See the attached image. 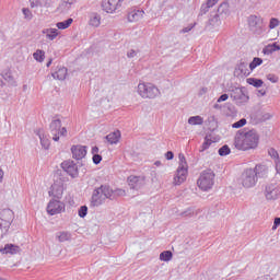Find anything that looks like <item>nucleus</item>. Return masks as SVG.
Here are the masks:
<instances>
[{
	"label": "nucleus",
	"mask_w": 280,
	"mask_h": 280,
	"mask_svg": "<svg viewBox=\"0 0 280 280\" xmlns=\"http://www.w3.org/2000/svg\"><path fill=\"white\" fill-rule=\"evenodd\" d=\"M165 159H166V161H172L174 159V152L167 151L165 153Z\"/></svg>",
	"instance_id": "obj_55"
},
{
	"label": "nucleus",
	"mask_w": 280,
	"mask_h": 280,
	"mask_svg": "<svg viewBox=\"0 0 280 280\" xmlns=\"http://www.w3.org/2000/svg\"><path fill=\"white\" fill-rule=\"evenodd\" d=\"M88 214H89V207H86V206H81V207L79 208V211H78L79 218H86Z\"/></svg>",
	"instance_id": "obj_41"
},
{
	"label": "nucleus",
	"mask_w": 280,
	"mask_h": 280,
	"mask_svg": "<svg viewBox=\"0 0 280 280\" xmlns=\"http://www.w3.org/2000/svg\"><path fill=\"white\" fill-rule=\"evenodd\" d=\"M124 5V0H103L102 10L107 14H115V12L121 10Z\"/></svg>",
	"instance_id": "obj_9"
},
{
	"label": "nucleus",
	"mask_w": 280,
	"mask_h": 280,
	"mask_svg": "<svg viewBox=\"0 0 280 280\" xmlns=\"http://www.w3.org/2000/svg\"><path fill=\"white\" fill-rule=\"evenodd\" d=\"M57 240L59 242H69L71 240V233L69 232H59L56 234Z\"/></svg>",
	"instance_id": "obj_36"
},
{
	"label": "nucleus",
	"mask_w": 280,
	"mask_h": 280,
	"mask_svg": "<svg viewBox=\"0 0 280 280\" xmlns=\"http://www.w3.org/2000/svg\"><path fill=\"white\" fill-rule=\"evenodd\" d=\"M1 180H3V171L2 170H0V183H1Z\"/></svg>",
	"instance_id": "obj_62"
},
{
	"label": "nucleus",
	"mask_w": 280,
	"mask_h": 280,
	"mask_svg": "<svg viewBox=\"0 0 280 280\" xmlns=\"http://www.w3.org/2000/svg\"><path fill=\"white\" fill-rule=\"evenodd\" d=\"M222 20H224V18L215 13V11L211 12L206 24L207 30H218V27L222 25Z\"/></svg>",
	"instance_id": "obj_13"
},
{
	"label": "nucleus",
	"mask_w": 280,
	"mask_h": 280,
	"mask_svg": "<svg viewBox=\"0 0 280 280\" xmlns=\"http://www.w3.org/2000/svg\"><path fill=\"white\" fill-rule=\"evenodd\" d=\"M253 172H255L257 179L264 178V176H266V174H268V168L266 167V165L258 164L255 166V168H253Z\"/></svg>",
	"instance_id": "obj_29"
},
{
	"label": "nucleus",
	"mask_w": 280,
	"mask_h": 280,
	"mask_svg": "<svg viewBox=\"0 0 280 280\" xmlns=\"http://www.w3.org/2000/svg\"><path fill=\"white\" fill-rule=\"evenodd\" d=\"M226 100H229V94L224 93L217 100V102L218 104H222V102H226Z\"/></svg>",
	"instance_id": "obj_52"
},
{
	"label": "nucleus",
	"mask_w": 280,
	"mask_h": 280,
	"mask_svg": "<svg viewBox=\"0 0 280 280\" xmlns=\"http://www.w3.org/2000/svg\"><path fill=\"white\" fill-rule=\"evenodd\" d=\"M97 152H100V148L93 147V148H92V154H93V156H94V154H97Z\"/></svg>",
	"instance_id": "obj_59"
},
{
	"label": "nucleus",
	"mask_w": 280,
	"mask_h": 280,
	"mask_svg": "<svg viewBox=\"0 0 280 280\" xmlns=\"http://www.w3.org/2000/svg\"><path fill=\"white\" fill-rule=\"evenodd\" d=\"M191 215H194V208H188L180 213L182 218H191Z\"/></svg>",
	"instance_id": "obj_45"
},
{
	"label": "nucleus",
	"mask_w": 280,
	"mask_h": 280,
	"mask_svg": "<svg viewBox=\"0 0 280 280\" xmlns=\"http://www.w3.org/2000/svg\"><path fill=\"white\" fill-rule=\"evenodd\" d=\"M0 40H5V35L0 31Z\"/></svg>",
	"instance_id": "obj_61"
},
{
	"label": "nucleus",
	"mask_w": 280,
	"mask_h": 280,
	"mask_svg": "<svg viewBox=\"0 0 280 280\" xmlns=\"http://www.w3.org/2000/svg\"><path fill=\"white\" fill-rule=\"evenodd\" d=\"M68 70L66 67H57L56 71L52 72L54 80H67Z\"/></svg>",
	"instance_id": "obj_25"
},
{
	"label": "nucleus",
	"mask_w": 280,
	"mask_h": 280,
	"mask_svg": "<svg viewBox=\"0 0 280 280\" xmlns=\"http://www.w3.org/2000/svg\"><path fill=\"white\" fill-rule=\"evenodd\" d=\"M89 25L91 27H100L102 25V15L97 12H92L89 14Z\"/></svg>",
	"instance_id": "obj_21"
},
{
	"label": "nucleus",
	"mask_w": 280,
	"mask_h": 280,
	"mask_svg": "<svg viewBox=\"0 0 280 280\" xmlns=\"http://www.w3.org/2000/svg\"><path fill=\"white\" fill-rule=\"evenodd\" d=\"M267 80H269V82H272V84H277V82H279V78L275 74H268Z\"/></svg>",
	"instance_id": "obj_50"
},
{
	"label": "nucleus",
	"mask_w": 280,
	"mask_h": 280,
	"mask_svg": "<svg viewBox=\"0 0 280 280\" xmlns=\"http://www.w3.org/2000/svg\"><path fill=\"white\" fill-rule=\"evenodd\" d=\"M179 165L176 171V175L174 177L175 185H183L185 180H187V174L189 173V166L187 165V160L185 159V154L179 153Z\"/></svg>",
	"instance_id": "obj_4"
},
{
	"label": "nucleus",
	"mask_w": 280,
	"mask_h": 280,
	"mask_svg": "<svg viewBox=\"0 0 280 280\" xmlns=\"http://www.w3.org/2000/svg\"><path fill=\"white\" fill-rule=\"evenodd\" d=\"M213 108H214L215 110H224V105H221V104L215 103V104L213 105Z\"/></svg>",
	"instance_id": "obj_58"
},
{
	"label": "nucleus",
	"mask_w": 280,
	"mask_h": 280,
	"mask_svg": "<svg viewBox=\"0 0 280 280\" xmlns=\"http://www.w3.org/2000/svg\"><path fill=\"white\" fill-rule=\"evenodd\" d=\"M172 257H174L172 250H164L160 254L161 261H172Z\"/></svg>",
	"instance_id": "obj_38"
},
{
	"label": "nucleus",
	"mask_w": 280,
	"mask_h": 280,
	"mask_svg": "<svg viewBox=\"0 0 280 280\" xmlns=\"http://www.w3.org/2000/svg\"><path fill=\"white\" fill-rule=\"evenodd\" d=\"M42 33L46 35V38L48 40H56V38L58 37L57 28H44Z\"/></svg>",
	"instance_id": "obj_30"
},
{
	"label": "nucleus",
	"mask_w": 280,
	"mask_h": 280,
	"mask_svg": "<svg viewBox=\"0 0 280 280\" xmlns=\"http://www.w3.org/2000/svg\"><path fill=\"white\" fill-rule=\"evenodd\" d=\"M262 54H264L265 56H271V54H275V52H273L271 46L268 45V46H266V47L262 49Z\"/></svg>",
	"instance_id": "obj_49"
},
{
	"label": "nucleus",
	"mask_w": 280,
	"mask_h": 280,
	"mask_svg": "<svg viewBox=\"0 0 280 280\" xmlns=\"http://www.w3.org/2000/svg\"><path fill=\"white\" fill-rule=\"evenodd\" d=\"M265 196L267 200H278L280 198V188L275 184L266 186Z\"/></svg>",
	"instance_id": "obj_15"
},
{
	"label": "nucleus",
	"mask_w": 280,
	"mask_h": 280,
	"mask_svg": "<svg viewBox=\"0 0 280 280\" xmlns=\"http://www.w3.org/2000/svg\"><path fill=\"white\" fill-rule=\"evenodd\" d=\"M220 0H207L206 3L201 4L199 16H203V14H207L209 12L210 8H213Z\"/></svg>",
	"instance_id": "obj_27"
},
{
	"label": "nucleus",
	"mask_w": 280,
	"mask_h": 280,
	"mask_svg": "<svg viewBox=\"0 0 280 280\" xmlns=\"http://www.w3.org/2000/svg\"><path fill=\"white\" fill-rule=\"evenodd\" d=\"M71 153L72 158L75 159V161H82V159L86 156V147L81 144L72 145Z\"/></svg>",
	"instance_id": "obj_16"
},
{
	"label": "nucleus",
	"mask_w": 280,
	"mask_h": 280,
	"mask_svg": "<svg viewBox=\"0 0 280 280\" xmlns=\"http://www.w3.org/2000/svg\"><path fill=\"white\" fill-rule=\"evenodd\" d=\"M128 184L130 189L139 190L143 187V177L131 175L128 177Z\"/></svg>",
	"instance_id": "obj_18"
},
{
	"label": "nucleus",
	"mask_w": 280,
	"mask_h": 280,
	"mask_svg": "<svg viewBox=\"0 0 280 280\" xmlns=\"http://www.w3.org/2000/svg\"><path fill=\"white\" fill-rule=\"evenodd\" d=\"M51 62H54V60L49 59V61L46 63V67H51Z\"/></svg>",
	"instance_id": "obj_63"
},
{
	"label": "nucleus",
	"mask_w": 280,
	"mask_h": 280,
	"mask_svg": "<svg viewBox=\"0 0 280 280\" xmlns=\"http://www.w3.org/2000/svg\"><path fill=\"white\" fill-rule=\"evenodd\" d=\"M154 165H156V167L161 166V161H155Z\"/></svg>",
	"instance_id": "obj_64"
},
{
	"label": "nucleus",
	"mask_w": 280,
	"mask_h": 280,
	"mask_svg": "<svg viewBox=\"0 0 280 280\" xmlns=\"http://www.w3.org/2000/svg\"><path fill=\"white\" fill-rule=\"evenodd\" d=\"M219 156H229V154H231V148H229L228 144L221 147L219 149Z\"/></svg>",
	"instance_id": "obj_40"
},
{
	"label": "nucleus",
	"mask_w": 280,
	"mask_h": 280,
	"mask_svg": "<svg viewBox=\"0 0 280 280\" xmlns=\"http://www.w3.org/2000/svg\"><path fill=\"white\" fill-rule=\"evenodd\" d=\"M230 97L237 106H242V104H246L248 102L249 97L244 92L243 88H234L231 91Z\"/></svg>",
	"instance_id": "obj_10"
},
{
	"label": "nucleus",
	"mask_w": 280,
	"mask_h": 280,
	"mask_svg": "<svg viewBox=\"0 0 280 280\" xmlns=\"http://www.w3.org/2000/svg\"><path fill=\"white\" fill-rule=\"evenodd\" d=\"M22 12L24 14V19H27L28 21L32 20V11H30V9H22Z\"/></svg>",
	"instance_id": "obj_48"
},
{
	"label": "nucleus",
	"mask_w": 280,
	"mask_h": 280,
	"mask_svg": "<svg viewBox=\"0 0 280 280\" xmlns=\"http://www.w3.org/2000/svg\"><path fill=\"white\" fill-rule=\"evenodd\" d=\"M248 26L250 32L257 33L261 30V18L257 15H249L248 16Z\"/></svg>",
	"instance_id": "obj_17"
},
{
	"label": "nucleus",
	"mask_w": 280,
	"mask_h": 280,
	"mask_svg": "<svg viewBox=\"0 0 280 280\" xmlns=\"http://www.w3.org/2000/svg\"><path fill=\"white\" fill-rule=\"evenodd\" d=\"M259 145V135L255 130L237 131L234 138V148L246 152L248 150H255Z\"/></svg>",
	"instance_id": "obj_2"
},
{
	"label": "nucleus",
	"mask_w": 280,
	"mask_h": 280,
	"mask_svg": "<svg viewBox=\"0 0 280 280\" xmlns=\"http://www.w3.org/2000/svg\"><path fill=\"white\" fill-rule=\"evenodd\" d=\"M63 172H66L71 178H78L80 172L78 171V164L73 160H67L61 163Z\"/></svg>",
	"instance_id": "obj_12"
},
{
	"label": "nucleus",
	"mask_w": 280,
	"mask_h": 280,
	"mask_svg": "<svg viewBox=\"0 0 280 280\" xmlns=\"http://www.w3.org/2000/svg\"><path fill=\"white\" fill-rule=\"evenodd\" d=\"M191 30H194V25H188L180 31V34H187L188 32H191Z\"/></svg>",
	"instance_id": "obj_54"
},
{
	"label": "nucleus",
	"mask_w": 280,
	"mask_h": 280,
	"mask_svg": "<svg viewBox=\"0 0 280 280\" xmlns=\"http://www.w3.org/2000/svg\"><path fill=\"white\" fill-rule=\"evenodd\" d=\"M105 139L110 143V145H115L119 143V139H121V132H119V130L113 131L107 135Z\"/></svg>",
	"instance_id": "obj_26"
},
{
	"label": "nucleus",
	"mask_w": 280,
	"mask_h": 280,
	"mask_svg": "<svg viewBox=\"0 0 280 280\" xmlns=\"http://www.w3.org/2000/svg\"><path fill=\"white\" fill-rule=\"evenodd\" d=\"M223 113L226 115V117L235 115V106H233V104L231 103H225L223 105Z\"/></svg>",
	"instance_id": "obj_34"
},
{
	"label": "nucleus",
	"mask_w": 280,
	"mask_h": 280,
	"mask_svg": "<svg viewBox=\"0 0 280 280\" xmlns=\"http://www.w3.org/2000/svg\"><path fill=\"white\" fill-rule=\"evenodd\" d=\"M33 58H34V60H36V62H44L45 61V50L37 49L33 54Z\"/></svg>",
	"instance_id": "obj_37"
},
{
	"label": "nucleus",
	"mask_w": 280,
	"mask_h": 280,
	"mask_svg": "<svg viewBox=\"0 0 280 280\" xmlns=\"http://www.w3.org/2000/svg\"><path fill=\"white\" fill-rule=\"evenodd\" d=\"M258 95H260L261 97H264V95H266V90H264V89L258 90Z\"/></svg>",
	"instance_id": "obj_60"
},
{
	"label": "nucleus",
	"mask_w": 280,
	"mask_h": 280,
	"mask_svg": "<svg viewBox=\"0 0 280 280\" xmlns=\"http://www.w3.org/2000/svg\"><path fill=\"white\" fill-rule=\"evenodd\" d=\"M279 19L271 18L269 22V30H275V27H279Z\"/></svg>",
	"instance_id": "obj_44"
},
{
	"label": "nucleus",
	"mask_w": 280,
	"mask_h": 280,
	"mask_svg": "<svg viewBox=\"0 0 280 280\" xmlns=\"http://www.w3.org/2000/svg\"><path fill=\"white\" fill-rule=\"evenodd\" d=\"M247 84L255 86V89H261L264 86V80L257 78L246 79Z\"/></svg>",
	"instance_id": "obj_31"
},
{
	"label": "nucleus",
	"mask_w": 280,
	"mask_h": 280,
	"mask_svg": "<svg viewBox=\"0 0 280 280\" xmlns=\"http://www.w3.org/2000/svg\"><path fill=\"white\" fill-rule=\"evenodd\" d=\"M138 94L142 96L143 100H154L161 95V91L152 83H139Z\"/></svg>",
	"instance_id": "obj_3"
},
{
	"label": "nucleus",
	"mask_w": 280,
	"mask_h": 280,
	"mask_svg": "<svg viewBox=\"0 0 280 280\" xmlns=\"http://www.w3.org/2000/svg\"><path fill=\"white\" fill-rule=\"evenodd\" d=\"M279 226H280V218L277 217L273 220L272 231H277V229H279Z\"/></svg>",
	"instance_id": "obj_51"
},
{
	"label": "nucleus",
	"mask_w": 280,
	"mask_h": 280,
	"mask_svg": "<svg viewBox=\"0 0 280 280\" xmlns=\"http://www.w3.org/2000/svg\"><path fill=\"white\" fill-rule=\"evenodd\" d=\"M3 80L8 82L9 86H16V80L12 75V72L8 71L1 74Z\"/></svg>",
	"instance_id": "obj_32"
},
{
	"label": "nucleus",
	"mask_w": 280,
	"mask_h": 280,
	"mask_svg": "<svg viewBox=\"0 0 280 280\" xmlns=\"http://www.w3.org/2000/svg\"><path fill=\"white\" fill-rule=\"evenodd\" d=\"M65 212V202L56 199H51L47 206V213L49 215H58V213Z\"/></svg>",
	"instance_id": "obj_11"
},
{
	"label": "nucleus",
	"mask_w": 280,
	"mask_h": 280,
	"mask_svg": "<svg viewBox=\"0 0 280 280\" xmlns=\"http://www.w3.org/2000/svg\"><path fill=\"white\" fill-rule=\"evenodd\" d=\"M268 152H269V156H271V159H277V161H279V152H277L275 150V148L269 149Z\"/></svg>",
	"instance_id": "obj_46"
},
{
	"label": "nucleus",
	"mask_w": 280,
	"mask_h": 280,
	"mask_svg": "<svg viewBox=\"0 0 280 280\" xmlns=\"http://www.w3.org/2000/svg\"><path fill=\"white\" fill-rule=\"evenodd\" d=\"M214 13H217L219 16H221V19H226V16H229V14H231V10L229 9V2H222L218 10L214 11Z\"/></svg>",
	"instance_id": "obj_23"
},
{
	"label": "nucleus",
	"mask_w": 280,
	"mask_h": 280,
	"mask_svg": "<svg viewBox=\"0 0 280 280\" xmlns=\"http://www.w3.org/2000/svg\"><path fill=\"white\" fill-rule=\"evenodd\" d=\"M12 222H14V211L11 209H2L0 211V229L4 233H8L10 226H12Z\"/></svg>",
	"instance_id": "obj_6"
},
{
	"label": "nucleus",
	"mask_w": 280,
	"mask_h": 280,
	"mask_svg": "<svg viewBox=\"0 0 280 280\" xmlns=\"http://www.w3.org/2000/svg\"><path fill=\"white\" fill-rule=\"evenodd\" d=\"M188 124L190 126H202L205 119L201 116H192L188 118Z\"/></svg>",
	"instance_id": "obj_33"
},
{
	"label": "nucleus",
	"mask_w": 280,
	"mask_h": 280,
	"mask_svg": "<svg viewBox=\"0 0 280 280\" xmlns=\"http://www.w3.org/2000/svg\"><path fill=\"white\" fill-rule=\"evenodd\" d=\"M214 180H215V173H213V171L211 170H206L201 172L197 180V185L199 189H202V191H209V189L213 187Z\"/></svg>",
	"instance_id": "obj_5"
},
{
	"label": "nucleus",
	"mask_w": 280,
	"mask_h": 280,
	"mask_svg": "<svg viewBox=\"0 0 280 280\" xmlns=\"http://www.w3.org/2000/svg\"><path fill=\"white\" fill-rule=\"evenodd\" d=\"M122 189H113L108 185H101L96 187L91 196V207H102L106 200H117L119 196H124Z\"/></svg>",
	"instance_id": "obj_1"
},
{
	"label": "nucleus",
	"mask_w": 280,
	"mask_h": 280,
	"mask_svg": "<svg viewBox=\"0 0 280 280\" xmlns=\"http://www.w3.org/2000/svg\"><path fill=\"white\" fill-rule=\"evenodd\" d=\"M261 65H264V59L255 57L249 63V70L255 71V69H257V67H261Z\"/></svg>",
	"instance_id": "obj_35"
},
{
	"label": "nucleus",
	"mask_w": 280,
	"mask_h": 280,
	"mask_svg": "<svg viewBox=\"0 0 280 280\" xmlns=\"http://www.w3.org/2000/svg\"><path fill=\"white\" fill-rule=\"evenodd\" d=\"M143 14H145L143 10L135 9L128 13V22L135 23L137 21H141V19H143Z\"/></svg>",
	"instance_id": "obj_20"
},
{
	"label": "nucleus",
	"mask_w": 280,
	"mask_h": 280,
	"mask_svg": "<svg viewBox=\"0 0 280 280\" xmlns=\"http://www.w3.org/2000/svg\"><path fill=\"white\" fill-rule=\"evenodd\" d=\"M247 120L246 118H241L238 121L232 124V128H244V126H246Z\"/></svg>",
	"instance_id": "obj_42"
},
{
	"label": "nucleus",
	"mask_w": 280,
	"mask_h": 280,
	"mask_svg": "<svg viewBox=\"0 0 280 280\" xmlns=\"http://www.w3.org/2000/svg\"><path fill=\"white\" fill-rule=\"evenodd\" d=\"M2 255H18L21 253V247L14 244H5L4 247H0Z\"/></svg>",
	"instance_id": "obj_19"
},
{
	"label": "nucleus",
	"mask_w": 280,
	"mask_h": 280,
	"mask_svg": "<svg viewBox=\"0 0 280 280\" xmlns=\"http://www.w3.org/2000/svg\"><path fill=\"white\" fill-rule=\"evenodd\" d=\"M235 71H240V75H245V78H248L253 71L248 69V62L246 61H240L235 68Z\"/></svg>",
	"instance_id": "obj_22"
},
{
	"label": "nucleus",
	"mask_w": 280,
	"mask_h": 280,
	"mask_svg": "<svg viewBox=\"0 0 280 280\" xmlns=\"http://www.w3.org/2000/svg\"><path fill=\"white\" fill-rule=\"evenodd\" d=\"M135 56H137V50H135V49H130L127 52V58H135Z\"/></svg>",
	"instance_id": "obj_57"
},
{
	"label": "nucleus",
	"mask_w": 280,
	"mask_h": 280,
	"mask_svg": "<svg viewBox=\"0 0 280 280\" xmlns=\"http://www.w3.org/2000/svg\"><path fill=\"white\" fill-rule=\"evenodd\" d=\"M62 194H65V187L58 184L57 175H55V183L50 186L48 195L52 196V198H56L57 200H60L62 198Z\"/></svg>",
	"instance_id": "obj_14"
},
{
	"label": "nucleus",
	"mask_w": 280,
	"mask_h": 280,
	"mask_svg": "<svg viewBox=\"0 0 280 280\" xmlns=\"http://www.w3.org/2000/svg\"><path fill=\"white\" fill-rule=\"evenodd\" d=\"M78 0H61L60 4H59V9L61 12H69V10H71V8H73V5H75V2Z\"/></svg>",
	"instance_id": "obj_28"
},
{
	"label": "nucleus",
	"mask_w": 280,
	"mask_h": 280,
	"mask_svg": "<svg viewBox=\"0 0 280 280\" xmlns=\"http://www.w3.org/2000/svg\"><path fill=\"white\" fill-rule=\"evenodd\" d=\"M49 128L54 141H60V137H67V128L62 127V121L60 119L57 118L51 120Z\"/></svg>",
	"instance_id": "obj_8"
},
{
	"label": "nucleus",
	"mask_w": 280,
	"mask_h": 280,
	"mask_svg": "<svg viewBox=\"0 0 280 280\" xmlns=\"http://www.w3.org/2000/svg\"><path fill=\"white\" fill-rule=\"evenodd\" d=\"M92 161H93L94 165H100L102 163V155L94 154L92 158Z\"/></svg>",
	"instance_id": "obj_47"
},
{
	"label": "nucleus",
	"mask_w": 280,
	"mask_h": 280,
	"mask_svg": "<svg viewBox=\"0 0 280 280\" xmlns=\"http://www.w3.org/2000/svg\"><path fill=\"white\" fill-rule=\"evenodd\" d=\"M257 173L253 168L245 170L241 175V184L245 189H250L257 185Z\"/></svg>",
	"instance_id": "obj_7"
},
{
	"label": "nucleus",
	"mask_w": 280,
	"mask_h": 280,
	"mask_svg": "<svg viewBox=\"0 0 280 280\" xmlns=\"http://www.w3.org/2000/svg\"><path fill=\"white\" fill-rule=\"evenodd\" d=\"M271 47V50L275 51H280V46L277 43H273L271 45H269Z\"/></svg>",
	"instance_id": "obj_56"
},
{
	"label": "nucleus",
	"mask_w": 280,
	"mask_h": 280,
	"mask_svg": "<svg viewBox=\"0 0 280 280\" xmlns=\"http://www.w3.org/2000/svg\"><path fill=\"white\" fill-rule=\"evenodd\" d=\"M36 135L40 140L42 148H44V150H49L51 142L49 141V138H47V136H45V132H43V129H38L36 131Z\"/></svg>",
	"instance_id": "obj_24"
},
{
	"label": "nucleus",
	"mask_w": 280,
	"mask_h": 280,
	"mask_svg": "<svg viewBox=\"0 0 280 280\" xmlns=\"http://www.w3.org/2000/svg\"><path fill=\"white\" fill-rule=\"evenodd\" d=\"M37 5H47V2H42L40 0H36V2H31V8H36Z\"/></svg>",
	"instance_id": "obj_53"
},
{
	"label": "nucleus",
	"mask_w": 280,
	"mask_h": 280,
	"mask_svg": "<svg viewBox=\"0 0 280 280\" xmlns=\"http://www.w3.org/2000/svg\"><path fill=\"white\" fill-rule=\"evenodd\" d=\"M211 143H213L211 139L205 138V141L201 145V152H205V150H209V148L211 147Z\"/></svg>",
	"instance_id": "obj_43"
},
{
	"label": "nucleus",
	"mask_w": 280,
	"mask_h": 280,
	"mask_svg": "<svg viewBox=\"0 0 280 280\" xmlns=\"http://www.w3.org/2000/svg\"><path fill=\"white\" fill-rule=\"evenodd\" d=\"M71 23H73V19L69 18L66 21L58 22L56 26L58 27V30H67L68 27L71 26Z\"/></svg>",
	"instance_id": "obj_39"
}]
</instances>
